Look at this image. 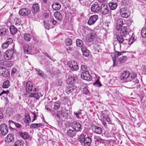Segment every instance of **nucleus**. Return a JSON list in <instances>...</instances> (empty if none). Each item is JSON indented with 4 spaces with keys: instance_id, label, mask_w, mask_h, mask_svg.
<instances>
[{
    "instance_id": "cd10ccee",
    "label": "nucleus",
    "mask_w": 146,
    "mask_h": 146,
    "mask_svg": "<svg viewBox=\"0 0 146 146\" xmlns=\"http://www.w3.org/2000/svg\"><path fill=\"white\" fill-rule=\"evenodd\" d=\"M67 134L69 137H73L75 135L76 133L73 130L70 129L67 131Z\"/></svg>"
},
{
    "instance_id": "2eb2a0df",
    "label": "nucleus",
    "mask_w": 146,
    "mask_h": 146,
    "mask_svg": "<svg viewBox=\"0 0 146 146\" xmlns=\"http://www.w3.org/2000/svg\"><path fill=\"white\" fill-rule=\"evenodd\" d=\"M76 87L73 84H69L67 87L66 89V93L67 94H69L74 90H76Z\"/></svg>"
},
{
    "instance_id": "f704fd0d",
    "label": "nucleus",
    "mask_w": 146,
    "mask_h": 146,
    "mask_svg": "<svg viewBox=\"0 0 146 146\" xmlns=\"http://www.w3.org/2000/svg\"><path fill=\"white\" fill-rule=\"evenodd\" d=\"M52 7L53 9H60L61 8L60 5L58 3H53L52 5Z\"/></svg>"
},
{
    "instance_id": "3c124183",
    "label": "nucleus",
    "mask_w": 146,
    "mask_h": 146,
    "mask_svg": "<svg viewBox=\"0 0 146 146\" xmlns=\"http://www.w3.org/2000/svg\"><path fill=\"white\" fill-rule=\"evenodd\" d=\"M81 70L82 72L84 71H88V68L86 65H82L81 66Z\"/></svg>"
},
{
    "instance_id": "4c0bfd02",
    "label": "nucleus",
    "mask_w": 146,
    "mask_h": 146,
    "mask_svg": "<svg viewBox=\"0 0 146 146\" xmlns=\"http://www.w3.org/2000/svg\"><path fill=\"white\" fill-rule=\"evenodd\" d=\"M14 146H23V142L21 141L18 140L15 143Z\"/></svg>"
},
{
    "instance_id": "e433bc0d",
    "label": "nucleus",
    "mask_w": 146,
    "mask_h": 146,
    "mask_svg": "<svg viewBox=\"0 0 146 146\" xmlns=\"http://www.w3.org/2000/svg\"><path fill=\"white\" fill-rule=\"evenodd\" d=\"M93 85L94 86L98 87H100L102 86V84L100 82L99 79H98L95 82L93 83Z\"/></svg>"
},
{
    "instance_id": "774afa93",
    "label": "nucleus",
    "mask_w": 146,
    "mask_h": 146,
    "mask_svg": "<svg viewBox=\"0 0 146 146\" xmlns=\"http://www.w3.org/2000/svg\"><path fill=\"white\" fill-rule=\"evenodd\" d=\"M5 69V68H1L0 67V76H1L2 75V73L4 71V69Z\"/></svg>"
},
{
    "instance_id": "72a5a7b5",
    "label": "nucleus",
    "mask_w": 146,
    "mask_h": 146,
    "mask_svg": "<svg viewBox=\"0 0 146 146\" xmlns=\"http://www.w3.org/2000/svg\"><path fill=\"white\" fill-rule=\"evenodd\" d=\"M3 70H4V71H3V72L2 73L1 76L4 77L6 78L8 77L9 75V70L5 68Z\"/></svg>"
},
{
    "instance_id": "f03ea898",
    "label": "nucleus",
    "mask_w": 146,
    "mask_h": 146,
    "mask_svg": "<svg viewBox=\"0 0 146 146\" xmlns=\"http://www.w3.org/2000/svg\"><path fill=\"white\" fill-rule=\"evenodd\" d=\"M78 141L83 146H90L92 142L91 138L89 137H85L83 134L80 135Z\"/></svg>"
},
{
    "instance_id": "5fc2aeb1",
    "label": "nucleus",
    "mask_w": 146,
    "mask_h": 146,
    "mask_svg": "<svg viewBox=\"0 0 146 146\" xmlns=\"http://www.w3.org/2000/svg\"><path fill=\"white\" fill-rule=\"evenodd\" d=\"M44 25L45 28L48 30H49L50 28V24L47 22H45V21H44Z\"/></svg>"
},
{
    "instance_id": "f257e3e1",
    "label": "nucleus",
    "mask_w": 146,
    "mask_h": 146,
    "mask_svg": "<svg viewBox=\"0 0 146 146\" xmlns=\"http://www.w3.org/2000/svg\"><path fill=\"white\" fill-rule=\"evenodd\" d=\"M137 75L133 73H131L128 71H124L120 75V77L121 80L125 81H131L132 85L138 84L139 80L136 78Z\"/></svg>"
},
{
    "instance_id": "b1692460",
    "label": "nucleus",
    "mask_w": 146,
    "mask_h": 146,
    "mask_svg": "<svg viewBox=\"0 0 146 146\" xmlns=\"http://www.w3.org/2000/svg\"><path fill=\"white\" fill-rule=\"evenodd\" d=\"M81 50L83 55L86 57H88L89 56L90 54L89 51L86 49V46H83L82 47Z\"/></svg>"
},
{
    "instance_id": "a878e982",
    "label": "nucleus",
    "mask_w": 146,
    "mask_h": 146,
    "mask_svg": "<svg viewBox=\"0 0 146 146\" xmlns=\"http://www.w3.org/2000/svg\"><path fill=\"white\" fill-rule=\"evenodd\" d=\"M36 88H35L34 90H33V93L31 94L29 96L30 97H33L35 98L36 99H38L40 97L39 94L35 93Z\"/></svg>"
},
{
    "instance_id": "49530a36",
    "label": "nucleus",
    "mask_w": 146,
    "mask_h": 146,
    "mask_svg": "<svg viewBox=\"0 0 146 146\" xmlns=\"http://www.w3.org/2000/svg\"><path fill=\"white\" fill-rule=\"evenodd\" d=\"M123 24V20L121 19H118L116 25L117 26H121Z\"/></svg>"
},
{
    "instance_id": "473e14b6",
    "label": "nucleus",
    "mask_w": 146,
    "mask_h": 146,
    "mask_svg": "<svg viewBox=\"0 0 146 146\" xmlns=\"http://www.w3.org/2000/svg\"><path fill=\"white\" fill-rule=\"evenodd\" d=\"M122 35H117L116 36V38L117 40L118 41V42L119 44H121L123 43V42L124 41V39Z\"/></svg>"
},
{
    "instance_id": "ea45409f",
    "label": "nucleus",
    "mask_w": 146,
    "mask_h": 146,
    "mask_svg": "<svg viewBox=\"0 0 146 146\" xmlns=\"http://www.w3.org/2000/svg\"><path fill=\"white\" fill-rule=\"evenodd\" d=\"M102 117L103 118L105 119L107 122H110V117L108 115H105L104 113H102Z\"/></svg>"
},
{
    "instance_id": "20e7f679",
    "label": "nucleus",
    "mask_w": 146,
    "mask_h": 146,
    "mask_svg": "<svg viewBox=\"0 0 146 146\" xmlns=\"http://www.w3.org/2000/svg\"><path fill=\"white\" fill-rule=\"evenodd\" d=\"M67 64L70 69L73 71H76L78 69L79 67L77 63L74 61H69Z\"/></svg>"
},
{
    "instance_id": "ddd939ff",
    "label": "nucleus",
    "mask_w": 146,
    "mask_h": 146,
    "mask_svg": "<svg viewBox=\"0 0 146 146\" xmlns=\"http://www.w3.org/2000/svg\"><path fill=\"white\" fill-rule=\"evenodd\" d=\"M77 80V78L76 76L70 74L68 76V81L69 82L70 84H72L75 82Z\"/></svg>"
},
{
    "instance_id": "0eeeda50",
    "label": "nucleus",
    "mask_w": 146,
    "mask_h": 146,
    "mask_svg": "<svg viewBox=\"0 0 146 146\" xmlns=\"http://www.w3.org/2000/svg\"><path fill=\"white\" fill-rule=\"evenodd\" d=\"M0 128L1 133L3 135L5 136L8 133V128L5 124H2L0 125Z\"/></svg>"
},
{
    "instance_id": "58836bf2",
    "label": "nucleus",
    "mask_w": 146,
    "mask_h": 146,
    "mask_svg": "<svg viewBox=\"0 0 146 146\" xmlns=\"http://www.w3.org/2000/svg\"><path fill=\"white\" fill-rule=\"evenodd\" d=\"M76 44L77 46L80 47L83 45V42L81 40L77 39L76 40Z\"/></svg>"
},
{
    "instance_id": "69168bd1",
    "label": "nucleus",
    "mask_w": 146,
    "mask_h": 146,
    "mask_svg": "<svg viewBox=\"0 0 146 146\" xmlns=\"http://www.w3.org/2000/svg\"><path fill=\"white\" fill-rule=\"evenodd\" d=\"M74 114L77 118H78L80 113V112L77 113L74 112Z\"/></svg>"
},
{
    "instance_id": "c756f323",
    "label": "nucleus",
    "mask_w": 146,
    "mask_h": 146,
    "mask_svg": "<svg viewBox=\"0 0 146 146\" xmlns=\"http://www.w3.org/2000/svg\"><path fill=\"white\" fill-rule=\"evenodd\" d=\"M10 32L12 35H15L16 33L17 29L14 26H11L10 27Z\"/></svg>"
},
{
    "instance_id": "f3484780",
    "label": "nucleus",
    "mask_w": 146,
    "mask_h": 146,
    "mask_svg": "<svg viewBox=\"0 0 146 146\" xmlns=\"http://www.w3.org/2000/svg\"><path fill=\"white\" fill-rule=\"evenodd\" d=\"M92 130L94 133L97 134H100L102 133V128L96 125L92 127Z\"/></svg>"
},
{
    "instance_id": "09e8293b",
    "label": "nucleus",
    "mask_w": 146,
    "mask_h": 146,
    "mask_svg": "<svg viewBox=\"0 0 146 146\" xmlns=\"http://www.w3.org/2000/svg\"><path fill=\"white\" fill-rule=\"evenodd\" d=\"M100 45L98 44H95L93 45V47L96 51L99 52L100 49Z\"/></svg>"
},
{
    "instance_id": "2f4dec72",
    "label": "nucleus",
    "mask_w": 146,
    "mask_h": 146,
    "mask_svg": "<svg viewBox=\"0 0 146 146\" xmlns=\"http://www.w3.org/2000/svg\"><path fill=\"white\" fill-rule=\"evenodd\" d=\"M60 98L62 101L65 103H67L69 100V98L67 96L63 95H62L61 96Z\"/></svg>"
},
{
    "instance_id": "13d9d810",
    "label": "nucleus",
    "mask_w": 146,
    "mask_h": 146,
    "mask_svg": "<svg viewBox=\"0 0 146 146\" xmlns=\"http://www.w3.org/2000/svg\"><path fill=\"white\" fill-rule=\"evenodd\" d=\"M83 92L84 94H86L88 93L89 90L87 87L85 86L83 88Z\"/></svg>"
},
{
    "instance_id": "c85d7f7f",
    "label": "nucleus",
    "mask_w": 146,
    "mask_h": 146,
    "mask_svg": "<svg viewBox=\"0 0 146 146\" xmlns=\"http://www.w3.org/2000/svg\"><path fill=\"white\" fill-rule=\"evenodd\" d=\"M109 5L110 9H115L117 6L116 3L112 1L109 3Z\"/></svg>"
},
{
    "instance_id": "393cba45",
    "label": "nucleus",
    "mask_w": 146,
    "mask_h": 146,
    "mask_svg": "<svg viewBox=\"0 0 146 146\" xmlns=\"http://www.w3.org/2000/svg\"><path fill=\"white\" fill-rule=\"evenodd\" d=\"M95 36V33H90L87 35V38L90 42H91L94 40Z\"/></svg>"
},
{
    "instance_id": "e2e57ef3",
    "label": "nucleus",
    "mask_w": 146,
    "mask_h": 146,
    "mask_svg": "<svg viewBox=\"0 0 146 146\" xmlns=\"http://www.w3.org/2000/svg\"><path fill=\"white\" fill-rule=\"evenodd\" d=\"M141 35L144 38L146 37V31L141 32Z\"/></svg>"
},
{
    "instance_id": "a18cd8bd",
    "label": "nucleus",
    "mask_w": 146,
    "mask_h": 146,
    "mask_svg": "<svg viewBox=\"0 0 146 146\" xmlns=\"http://www.w3.org/2000/svg\"><path fill=\"white\" fill-rule=\"evenodd\" d=\"M65 43L66 45L68 46H70L72 43V40L70 38H68L65 40Z\"/></svg>"
},
{
    "instance_id": "1a4fd4ad",
    "label": "nucleus",
    "mask_w": 146,
    "mask_h": 146,
    "mask_svg": "<svg viewBox=\"0 0 146 146\" xmlns=\"http://www.w3.org/2000/svg\"><path fill=\"white\" fill-rule=\"evenodd\" d=\"M98 19V16L97 15L92 16L89 19L88 24L90 25H93L96 22Z\"/></svg>"
},
{
    "instance_id": "412c9836",
    "label": "nucleus",
    "mask_w": 146,
    "mask_h": 146,
    "mask_svg": "<svg viewBox=\"0 0 146 146\" xmlns=\"http://www.w3.org/2000/svg\"><path fill=\"white\" fill-rule=\"evenodd\" d=\"M35 70L37 72L36 74L40 76H41L44 78H46L47 77V75L44 74L43 72L40 69L35 68Z\"/></svg>"
},
{
    "instance_id": "bf43d9fd",
    "label": "nucleus",
    "mask_w": 146,
    "mask_h": 146,
    "mask_svg": "<svg viewBox=\"0 0 146 146\" xmlns=\"http://www.w3.org/2000/svg\"><path fill=\"white\" fill-rule=\"evenodd\" d=\"M123 53V52H120L116 51L115 52V54L116 55H117V56H119L121 55H122Z\"/></svg>"
},
{
    "instance_id": "423d86ee",
    "label": "nucleus",
    "mask_w": 146,
    "mask_h": 146,
    "mask_svg": "<svg viewBox=\"0 0 146 146\" xmlns=\"http://www.w3.org/2000/svg\"><path fill=\"white\" fill-rule=\"evenodd\" d=\"M56 116L58 118L62 117L66 119H67L69 117V115L67 113V110H65L63 112L58 111L57 112Z\"/></svg>"
},
{
    "instance_id": "603ef678",
    "label": "nucleus",
    "mask_w": 146,
    "mask_h": 146,
    "mask_svg": "<svg viewBox=\"0 0 146 146\" xmlns=\"http://www.w3.org/2000/svg\"><path fill=\"white\" fill-rule=\"evenodd\" d=\"M32 8L33 9H39L40 5L38 3H35L33 5Z\"/></svg>"
},
{
    "instance_id": "39448f33",
    "label": "nucleus",
    "mask_w": 146,
    "mask_h": 146,
    "mask_svg": "<svg viewBox=\"0 0 146 146\" xmlns=\"http://www.w3.org/2000/svg\"><path fill=\"white\" fill-rule=\"evenodd\" d=\"M14 53L13 50H9L7 51L5 53L4 57L6 60H9L12 59Z\"/></svg>"
},
{
    "instance_id": "a211bd4d",
    "label": "nucleus",
    "mask_w": 146,
    "mask_h": 146,
    "mask_svg": "<svg viewBox=\"0 0 146 146\" xmlns=\"http://www.w3.org/2000/svg\"><path fill=\"white\" fill-rule=\"evenodd\" d=\"M14 139V135L12 133H9L5 138V141L6 142L9 143L13 141Z\"/></svg>"
},
{
    "instance_id": "c9c22d12",
    "label": "nucleus",
    "mask_w": 146,
    "mask_h": 146,
    "mask_svg": "<svg viewBox=\"0 0 146 146\" xmlns=\"http://www.w3.org/2000/svg\"><path fill=\"white\" fill-rule=\"evenodd\" d=\"M42 123H33L30 125V127L32 129H35L41 127Z\"/></svg>"
},
{
    "instance_id": "4be33fe9",
    "label": "nucleus",
    "mask_w": 146,
    "mask_h": 146,
    "mask_svg": "<svg viewBox=\"0 0 146 146\" xmlns=\"http://www.w3.org/2000/svg\"><path fill=\"white\" fill-rule=\"evenodd\" d=\"M31 12L30 10H20L19 13L21 15L24 16L30 14Z\"/></svg>"
},
{
    "instance_id": "37998d69",
    "label": "nucleus",
    "mask_w": 146,
    "mask_h": 146,
    "mask_svg": "<svg viewBox=\"0 0 146 146\" xmlns=\"http://www.w3.org/2000/svg\"><path fill=\"white\" fill-rule=\"evenodd\" d=\"M10 82L8 80H6L3 83L2 87L3 88H7L9 87Z\"/></svg>"
},
{
    "instance_id": "0e129e2a",
    "label": "nucleus",
    "mask_w": 146,
    "mask_h": 146,
    "mask_svg": "<svg viewBox=\"0 0 146 146\" xmlns=\"http://www.w3.org/2000/svg\"><path fill=\"white\" fill-rule=\"evenodd\" d=\"M33 119L32 122H33L35 120H36V117H37V116L36 115L35 113H33Z\"/></svg>"
},
{
    "instance_id": "6e6d98bb",
    "label": "nucleus",
    "mask_w": 146,
    "mask_h": 146,
    "mask_svg": "<svg viewBox=\"0 0 146 146\" xmlns=\"http://www.w3.org/2000/svg\"><path fill=\"white\" fill-rule=\"evenodd\" d=\"M8 46L9 45L5 42L2 44L1 47L3 49H5L7 48Z\"/></svg>"
},
{
    "instance_id": "052dcab7",
    "label": "nucleus",
    "mask_w": 146,
    "mask_h": 146,
    "mask_svg": "<svg viewBox=\"0 0 146 146\" xmlns=\"http://www.w3.org/2000/svg\"><path fill=\"white\" fill-rule=\"evenodd\" d=\"M107 6L105 4H102L101 6V9H107Z\"/></svg>"
},
{
    "instance_id": "f8f14e48",
    "label": "nucleus",
    "mask_w": 146,
    "mask_h": 146,
    "mask_svg": "<svg viewBox=\"0 0 146 146\" xmlns=\"http://www.w3.org/2000/svg\"><path fill=\"white\" fill-rule=\"evenodd\" d=\"M120 13L122 17L126 18L130 15V12L128 10H120Z\"/></svg>"
},
{
    "instance_id": "8fccbe9b",
    "label": "nucleus",
    "mask_w": 146,
    "mask_h": 146,
    "mask_svg": "<svg viewBox=\"0 0 146 146\" xmlns=\"http://www.w3.org/2000/svg\"><path fill=\"white\" fill-rule=\"evenodd\" d=\"M94 139L95 141L102 142L103 140L101 139L100 137L98 136H95L94 137Z\"/></svg>"
},
{
    "instance_id": "7c9ffc66",
    "label": "nucleus",
    "mask_w": 146,
    "mask_h": 146,
    "mask_svg": "<svg viewBox=\"0 0 146 146\" xmlns=\"http://www.w3.org/2000/svg\"><path fill=\"white\" fill-rule=\"evenodd\" d=\"M25 117L24 119V122L28 124L31 121V117L29 115L28 113L26 114L25 115Z\"/></svg>"
},
{
    "instance_id": "a19ab883",
    "label": "nucleus",
    "mask_w": 146,
    "mask_h": 146,
    "mask_svg": "<svg viewBox=\"0 0 146 146\" xmlns=\"http://www.w3.org/2000/svg\"><path fill=\"white\" fill-rule=\"evenodd\" d=\"M100 7L99 5L96 2H95L93 4L91 7V9H100Z\"/></svg>"
},
{
    "instance_id": "4d7b16f0",
    "label": "nucleus",
    "mask_w": 146,
    "mask_h": 146,
    "mask_svg": "<svg viewBox=\"0 0 146 146\" xmlns=\"http://www.w3.org/2000/svg\"><path fill=\"white\" fill-rule=\"evenodd\" d=\"M101 13L104 15L108 13L109 12V10H101Z\"/></svg>"
},
{
    "instance_id": "7ed1b4c3",
    "label": "nucleus",
    "mask_w": 146,
    "mask_h": 146,
    "mask_svg": "<svg viewBox=\"0 0 146 146\" xmlns=\"http://www.w3.org/2000/svg\"><path fill=\"white\" fill-rule=\"evenodd\" d=\"M81 77L83 79L88 81L91 80L92 79L89 71L82 72L81 74Z\"/></svg>"
},
{
    "instance_id": "5701e85b",
    "label": "nucleus",
    "mask_w": 146,
    "mask_h": 146,
    "mask_svg": "<svg viewBox=\"0 0 146 146\" xmlns=\"http://www.w3.org/2000/svg\"><path fill=\"white\" fill-rule=\"evenodd\" d=\"M20 135L24 139H27L29 138V136L27 132L20 131L19 132Z\"/></svg>"
},
{
    "instance_id": "9d476101",
    "label": "nucleus",
    "mask_w": 146,
    "mask_h": 146,
    "mask_svg": "<svg viewBox=\"0 0 146 146\" xmlns=\"http://www.w3.org/2000/svg\"><path fill=\"white\" fill-rule=\"evenodd\" d=\"M72 127L75 131H80L81 128V125L76 122H74L72 123Z\"/></svg>"
},
{
    "instance_id": "680f3d73",
    "label": "nucleus",
    "mask_w": 146,
    "mask_h": 146,
    "mask_svg": "<svg viewBox=\"0 0 146 146\" xmlns=\"http://www.w3.org/2000/svg\"><path fill=\"white\" fill-rule=\"evenodd\" d=\"M2 109L0 108V119H2L3 116V114L2 112Z\"/></svg>"
},
{
    "instance_id": "c03bdc74",
    "label": "nucleus",
    "mask_w": 146,
    "mask_h": 146,
    "mask_svg": "<svg viewBox=\"0 0 146 146\" xmlns=\"http://www.w3.org/2000/svg\"><path fill=\"white\" fill-rule=\"evenodd\" d=\"M127 58L126 56H123L119 58V61L120 63L122 64L125 62L127 60Z\"/></svg>"
},
{
    "instance_id": "dca6fc26",
    "label": "nucleus",
    "mask_w": 146,
    "mask_h": 146,
    "mask_svg": "<svg viewBox=\"0 0 146 146\" xmlns=\"http://www.w3.org/2000/svg\"><path fill=\"white\" fill-rule=\"evenodd\" d=\"M120 33L121 35L124 37H125L126 36L129 35L128 30L126 27H121Z\"/></svg>"
},
{
    "instance_id": "338daca9",
    "label": "nucleus",
    "mask_w": 146,
    "mask_h": 146,
    "mask_svg": "<svg viewBox=\"0 0 146 146\" xmlns=\"http://www.w3.org/2000/svg\"><path fill=\"white\" fill-rule=\"evenodd\" d=\"M72 48L70 47H68V48H66V51L68 53H70L72 50Z\"/></svg>"
},
{
    "instance_id": "bb28decb",
    "label": "nucleus",
    "mask_w": 146,
    "mask_h": 146,
    "mask_svg": "<svg viewBox=\"0 0 146 146\" xmlns=\"http://www.w3.org/2000/svg\"><path fill=\"white\" fill-rule=\"evenodd\" d=\"M54 16L56 19L59 21H61L62 19V16L61 13L58 12H56L55 13Z\"/></svg>"
},
{
    "instance_id": "864d4df0",
    "label": "nucleus",
    "mask_w": 146,
    "mask_h": 146,
    "mask_svg": "<svg viewBox=\"0 0 146 146\" xmlns=\"http://www.w3.org/2000/svg\"><path fill=\"white\" fill-rule=\"evenodd\" d=\"M13 42V40L12 38H9L7 39L6 40L5 42L7 43L9 45L12 43Z\"/></svg>"
},
{
    "instance_id": "6ab92c4d",
    "label": "nucleus",
    "mask_w": 146,
    "mask_h": 146,
    "mask_svg": "<svg viewBox=\"0 0 146 146\" xmlns=\"http://www.w3.org/2000/svg\"><path fill=\"white\" fill-rule=\"evenodd\" d=\"M24 50L25 54H30L31 52V48L30 46H29L28 44H26L24 46Z\"/></svg>"
},
{
    "instance_id": "79ce46f5",
    "label": "nucleus",
    "mask_w": 146,
    "mask_h": 146,
    "mask_svg": "<svg viewBox=\"0 0 146 146\" xmlns=\"http://www.w3.org/2000/svg\"><path fill=\"white\" fill-rule=\"evenodd\" d=\"M60 106V104L58 102H56L54 103L53 109L54 110H57L59 108Z\"/></svg>"
},
{
    "instance_id": "aec40b11",
    "label": "nucleus",
    "mask_w": 146,
    "mask_h": 146,
    "mask_svg": "<svg viewBox=\"0 0 146 146\" xmlns=\"http://www.w3.org/2000/svg\"><path fill=\"white\" fill-rule=\"evenodd\" d=\"M24 39L27 42L30 41L32 38V36L29 33H26L23 34Z\"/></svg>"
},
{
    "instance_id": "9b49d317",
    "label": "nucleus",
    "mask_w": 146,
    "mask_h": 146,
    "mask_svg": "<svg viewBox=\"0 0 146 146\" xmlns=\"http://www.w3.org/2000/svg\"><path fill=\"white\" fill-rule=\"evenodd\" d=\"M9 123L10 129H13V127H15L17 128H20L22 126V125L21 124L14 122L11 120H9Z\"/></svg>"
},
{
    "instance_id": "4468645a",
    "label": "nucleus",
    "mask_w": 146,
    "mask_h": 146,
    "mask_svg": "<svg viewBox=\"0 0 146 146\" xmlns=\"http://www.w3.org/2000/svg\"><path fill=\"white\" fill-rule=\"evenodd\" d=\"M8 33V31L7 29L5 28L0 29V37H1V39L4 38Z\"/></svg>"
},
{
    "instance_id": "de8ad7c7",
    "label": "nucleus",
    "mask_w": 146,
    "mask_h": 146,
    "mask_svg": "<svg viewBox=\"0 0 146 146\" xmlns=\"http://www.w3.org/2000/svg\"><path fill=\"white\" fill-rule=\"evenodd\" d=\"M49 14H51V13L50 11L48 10L46 11V12L44 13L43 15V17L45 18H47L48 17Z\"/></svg>"
},
{
    "instance_id": "6e6552de",
    "label": "nucleus",
    "mask_w": 146,
    "mask_h": 146,
    "mask_svg": "<svg viewBox=\"0 0 146 146\" xmlns=\"http://www.w3.org/2000/svg\"><path fill=\"white\" fill-rule=\"evenodd\" d=\"M33 87V84L30 81L27 82L26 84V90L27 93L30 94L32 92Z\"/></svg>"
}]
</instances>
